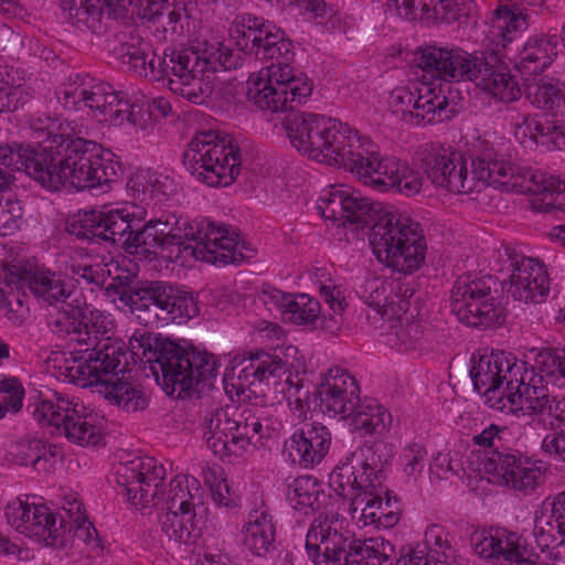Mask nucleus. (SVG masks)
<instances>
[{"instance_id": "nucleus-32", "label": "nucleus", "mask_w": 565, "mask_h": 565, "mask_svg": "<svg viewBox=\"0 0 565 565\" xmlns=\"http://www.w3.org/2000/svg\"><path fill=\"white\" fill-rule=\"evenodd\" d=\"M331 434L320 423L305 424L285 443V451L292 463L309 468L321 462L329 451Z\"/></svg>"}, {"instance_id": "nucleus-25", "label": "nucleus", "mask_w": 565, "mask_h": 565, "mask_svg": "<svg viewBox=\"0 0 565 565\" xmlns=\"http://www.w3.org/2000/svg\"><path fill=\"white\" fill-rule=\"evenodd\" d=\"M344 522L332 511L313 519L306 535V551L315 565H341L350 540Z\"/></svg>"}, {"instance_id": "nucleus-12", "label": "nucleus", "mask_w": 565, "mask_h": 565, "mask_svg": "<svg viewBox=\"0 0 565 565\" xmlns=\"http://www.w3.org/2000/svg\"><path fill=\"white\" fill-rule=\"evenodd\" d=\"M537 373L518 376L514 384L503 387V394L491 407L505 413H540L550 418V406L558 402L551 396L548 385L565 386V350H547L536 358Z\"/></svg>"}, {"instance_id": "nucleus-53", "label": "nucleus", "mask_w": 565, "mask_h": 565, "mask_svg": "<svg viewBox=\"0 0 565 565\" xmlns=\"http://www.w3.org/2000/svg\"><path fill=\"white\" fill-rule=\"evenodd\" d=\"M383 211L382 207L376 209L369 199L363 198L358 191L349 186L345 202L347 215H344L342 225L351 223L363 227L369 224V215L371 212H374L379 216Z\"/></svg>"}, {"instance_id": "nucleus-41", "label": "nucleus", "mask_w": 565, "mask_h": 565, "mask_svg": "<svg viewBox=\"0 0 565 565\" xmlns=\"http://www.w3.org/2000/svg\"><path fill=\"white\" fill-rule=\"evenodd\" d=\"M74 509L76 510V515H72L70 529L74 553L90 561L98 559L104 555L105 548L100 543L97 531L81 512V504L77 503Z\"/></svg>"}, {"instance_id": "nucleus-4", "label": "nucleus", "mask_w": 565, "mask_h": 565, "mask_svg": "<svg viewBox=\"0 0 565 565\" xmlns=\"http://www.w3.org/2000/svg\"><path fill=\"white\" fill-rule=\"evenodd\" d=\"M381 467L380 457L366 446L329 477L333 490L349 500L350 516L360 529H392L399 522V503L388 495Z\"/></svg>"}, {"instance_id": "nucleus-18", "label": "nucleus", "mask_w": 565, "mask_h": 565, "mask_svg": "<svg viewBox=\"0 0 565 565\" xmlns=\"http://www.w3.org/2000/svg\"><path fill=\"white\" fill-rule=\"evenodd\" d=\"M131 312L145 327L169 322L181 323L199 312L192 295L162 281H152L137 288L129 296Z\"/></svg>"}, {"instance_id": "nucleus-60", "label": "nucleus", "mask_w": 565, "mask_h": 565, "mask_svg": "<svg viewBox=\"0 0 565 565\" xmlns=\"http://www.w3.org/2000/svg\"><path fill=\"white\" fill-rule=\"evenodd\" d=\"M60 7L73 24L88 28L90 19L99 13L95 0H60Z\"/></svg>"}, {"instance_id": "nucleus-31", "label": "nucleus", "mask_w": 565, "mask_h": 565, "mask_svg": "<svg viewBox=\"0 0 565 565\" xmlns=\"http://www.w3.org/2000/svg\"><path fill=\"white\" fill-rule=\"evenodd\" d=\"M483 60L461 49L426 46L420 50L417 63L419 67L434 71L445 79L475 82Z\"/></svg>"}, {"instance_id": "nucleus-13", "label": "nucleus", "mask_w": 565, "mask_h": 565, "mask_svg": "<svg viewBox=\"0 0 565 565\" xmlns=\"http://www.w3.org/2000/svg\"><path fill=\"white\" fill-rule=\"evenodd\" d=\"M203 436L211 451L221 459L241 457L263 445L269 427L252 409L217 408L204 418Z\"/></svg>"}, {"instance_id": "nucleus-1", "label": "nucleus", "mask_w": 565, "mask_h": 565, "mask_svg": "<svg viewBox=\"0 0 565 565\" xmlns=\"http://www.w3.org/2000/svg\"><path fill=\"white\" fill-rule=\"evenodd\" d=\"M146 216L142 205L125 203L107 211L78 212L67 226L79 238L121 242L130 254L157 256L159 252L178 247L184 259L192 257L213 265L236 264L244 259V244L238 234L224 225L166 213L132 232Z\"/></svg>"}, {"instance_id": "nucleus-2", "label": "nucleus", "mask_w": 565, "mask_h": 565, "mask_svg": "<svg viewBox=\"0 0 565 565\" xmlns=\"http://www.w3.org/2000/svg\"><path fill=\"white\" fill-rule=\"evenodd\" d=\"M50 327L55 333L68 335L72 342L86 345L72 353L67 361L66 376L82 387L95 386L109 403L128 413L148 406L145 393L125 377L124 343L111 338L115 328L110 315L92 309L64 306L51 317Z\"/></svg>"}, {"instance_id": "nucleus-5", "label": "nucleus", "mask_w": 565, "mask_h": 565, "mask_svg": "<svg viewBox=\"0 0 565 565\" xmlns=\"http://www.w3.org/2000/svg\"><path fill=\"white\" fill-rule=\"evenodd\" d=\"M58 104L68 111L89 117L97 122L113 126L128 124L136 131L148 132L151 117H167L171 105L164 97L150 102L134 103L125 99L110 85L85 74H75L63 82L56 90Z\"/></svg>"}, {"instance_id": "nucleus-46", "label": "nucleus", "mask_w": 565, "mask_h": 565, "mask_svg": "<svg viewBox=\"0 0 565 565\" xmlns=\"http://www.w3.org/2000/svg\"><path fill=\"white\" fill-rule=\"evenodd\" d=\"M321 497L324 498L321 486L311 476L298 477L289 484L288 500L295 510L303 514L318 509Z\"/></svg>"}, {"instance_id": "nucleus-55", "label": "nucleus", "mask_w": 565, "mask_h": 565, "mask_svg": "<svg viewBox=\"0 0 565 565\" xmlns=\"http://www.w3.org/2000/svg\"><path fill=\"white\" fill-rule=\"evenodd\" d=\"M321 311L318 300L301 294L296 297L291 296V301L287 309L286 318L297 324L313 322Z\"/></svg>"}, {"instance_id": "nucleus-37", "label": "nucleus", "mask_w": 565, "mask_h": 565, "mask_svg": "<svg viewBox=\"0 0 565 565\" xmlns=\"http://www.w3.org/2000/svg\"><path fill=\"white\" fill-rule=\"evenodd\" d=\"M477 87L490 97L500 102H513L521 97L518 81L503 66H492L486 60L478 75H475Z\"/></svg>"}, {"instance_id": "nucleus-17", "label": "nucleus", "mask_w": 565, "mask_h": 565, "mask_svg": "<svg viewBox=\"0 0 565 565\" xmlns=\"http://www.w3.org/2000/svg\"><path fill=\"white\" fill-rule=\"evenodd\" d=\"M127 1L134 14L147 20L148 29L159 42L175 41L181 38L192 42L215 33L193 14L196 6L192 1L180 0L172 7L168 0Z\"/></svg>"}, {"instance_id": "nucleus-45", "label": "nucleus", "mask_w": 565, "mask_h": 565, "mask_svg": "<svg viewBox=\"0 0 565 565\" xmlns=\"http://www.w3.org/2000/svg\"><path fill=\"white\" fill-rule=\"evenodd\" d=\"M264 26V19L250 14L237 15L230 25L228 33L238 50L253 55L259 51V38L262 33L270 34V30Z\"/></svg>"}, {"instance_id": "nucleus-24", "label": "nucleus", "mask_w": 565, "mask_h": 565, "mask_svg": "<svg viewBox=\"0 0 565 565\" xmlns=\"http://www.w3.org/2000/svg\"><path fill=\"white\" fill-rule=\"evenodd\" d=\"M477 470L486 475L489 482L523 492L533 491L544 475L541 462L532 461L519 451H493L480 460Z\"/></svg>"}, {"instance_id": "nucleus-6", "label": "nucleus", "mask_w": 565, "mask_h": 565, "mask_svg": "<svg viewBox=\"0 0 565 565\" xmlns=\"http://www.w3.org/2000/svg\"><path fill=\"white\" fill-rule=\"evenodd\" d=\"M169 89L194 104L212 93L211 74L235 66L233 52L216 33L192 41L191 47L172 51L166 61Z\"/></svg>"}, {"instance_id": "nucleus-40", "label": "nucleus", "mask_w": 565, "mask_h": 565, "mask_svg": "<svg viewBox=\"0 0 565 565\" xmlns=\"http://www.w3.org/2000/svg\"><path fill=\"white\" fill-rule=\"evenodd\" d=\"M557 55V40L551 35H534L519 53L516 67L529 74L545 70Z\"/></svg>"}, {"instance_id": "nucleus-3", "label": "nucleus", "mask_w": 565, "mask_h": 565, "mask_svg": "<svg viewBox=\"0 0 565 565\" xmlns=\"http://www.w3.org/2000/svg\"><path fill=\"white\" fill-rule=\"evenodd\" d=\"M116 475L118 484L126 490L128 500L137 509L160 502L166 504L160 527L169 541L188 545L200 537L207 505L204 490L196 478L181 475L163 486L166 469L150 457L121 463Z\"/></svg>"}, {"instance_id": "nucleus-61", "label": "nucleus", "mask_w": 565, "mask_h": 565, "mask_svg": "<svg viewBox=\"0 0 565 565\" xmlns=\"http://www.w3.org/2000/svg\"><path fill=\"white\" fill-rule=\"evenodd\" d=\"M507 119L513 127L515 137L520 140L535 139L539 135H545L543 125L527 113L511 108L508 110Z\"/></svg>"}, {"instance_id": "nucleus-59", "label": "nucleus", "mask_w": 565, "mask_h": 565, "mask_svg": "<svg viewBox=\"0 0 565 565\" xmlns=\"http://www.w3.org/2000/svg\"><path fill=\"white\" fill-rule=\"evenodd\" d=\"M429 470L439 480H449L459 476L462 470L459 454L447 449L438 451L429 465Z\"/></svg>"}, {"instance_id": "nucleus-20", "label": "nucleus", "mask_w": 565, "mask_h": 565, "mask_svg": "<svg viewBox=\"0 0 565 565\" xmlns=\"http://www.w3.org/2000/svg\"><path fill=\"white\" fill-rule=\"evenodd\" d=\"M298 349L294 345L277 347L274 351L256 350L248 354L235 358L238 365L233 369V376L226 380V385L236 391V394L244 395L256 385L280 384V379L291 369L298 366Z\"/></svg>"}, {"instance_id": "nucleus-19", "label": "nucleus", "mask_w": 565, "mask_h": 565, "mask_svg": "<svg viewBox=\"0 0 565 565\" xmlns=\"http://www.w3.org/2000/svg\"><path fill=\"white\" fill-rule=\"evenodd\" d=\"M387 108L413 126L448 120L455 114L439 82L416 81L395 87L387 97Z\"/></svg>"}, {"instance_id": "nucleus-39", "label": "nucleus", "mask_w": 565, "mask_h": 565, "mask_svg": "<svg viewBox=\"0 0 565 565\" xmlns=\"http://www.w3.org/2000/svg\"><path fill=\"white\" fill-rule=\"evenodd\" d=\"M347 419L351 430L360 436H381L393 422L391 413L376 401L359 402Z\"/></svg>"}, {"instance_id": "nucleus-30", "label": "nucleus", "mask_w": 565, "mask_h": 565, "mask_svg": "<svg viewBox=\"0 0 565 565\" xmlns=\"http://www.w3.org/2000/svg\"><path fill=\"white\" fill-rule=\"evenodd\" d=\"M551 280L546 266L537 258L519 257L511 263L508 294L524 303H541L550 292Z\"/></svg>"}, {"instance_id": "nucleus-14", "label": "nucleus", "mask_w": 565, "mask_h": 565, "mask_svg": "<svg viewBox=\"0 0 565 565\" xmlns=\"http://www.w3.org/2000/svg\"><path fill=\"white\" fill-rule=\"evenodd\" d=\"M31 407L40 425L53 427L73 444L96 446L103 438V418L76 399L54 393L51 397H38Z\"/></svg>"}, {"instance_id": "nucleus-57", "label": "nucleus", "mask_w": 565, "mask_h": 565, "mask_svg": "<svg viewBox=\"0 0 565 565\" xmlns=\"http://www.w3.org/2000/svg\"><path fill=\"white\" fill-rule=\"evenodd\" d=\"M427 455V448L423 443L412 441L406 444L399 455L404 473L416 480L425 469Z\"/></svg>"}, {"instance_id": "nucleus-62", "label": "nucleus", "mask_w": 565, "mask_h": 565, "mask_svg": "<svg viewBox=\"0 0 565 565\" xmlns=\"http://www.w3.org/2000/svg\"><path fill=\"white\" fill-rule=\"evenodd\" d=\"M41 448H43L41 439L21 440L15 446L14 458L20 465L32 466L36 471L47 472L50 465H45V460L40 461Z\"/></svg>"}, {"instance_id": "nucleus-27", "label": "nucleus", "mask_w": 565, "mask_h": 565, "mask_svg": "<svg viewBox=\"0 0 565 565\" xmlns=\"http://www.w3.org/2000/svg\"><path fill=\"white\" fill-rule=\"evenodd\" d=\"M8 524L17 532L46 545L57 543L62 525L44 504L30 502L29 498H14L4 508Z\"/></svg>"}, {"instance_id": "nucleus-64", "label": "nucleus", "mask_w": 565, "mask_h": 565, "mask_svg": "<svg viewBox=\"0 0 565 565\" xmlns=\"http://www.w3.org/2000/svg\"><path fill=\"white\" fill-rule=\"evenodd\" d=\"M22 206L11 196L0 201V232L8 235L19 228L22 220Z\"/></svg>"}, {"instance_id": "nucleus-26", "label": "nucleus", "mask_w": 565, "mask_h": 565, "mask_svg": "<svg viewBox=\"0 0 565 565\" xmlns=\"http://www.w3.org/2000/svg\"><path fill=\"white\" fill-rule=\"evenodd\" d=\"M351 150L352 154H349L343 168L349 169L365 185L379 191L391 190L401 160L383 156L372 140L360 135Z\"/></svg>"}, {"instance_id": "nucleus-15", "label": "nucleus", "mask_w": 565, "mask_h": 565, "mask_svg": "<svg viewBox=\"0 0 565 565\" xmlns=\"http://www.w3.org/2000/svg\"><path fill=\"white\" fill-rule=\"evenodd\" d=\"M312 93V84L286 62L271 63L249 74L246 81V96L249 103L270 114L302 104Z\"/></svg>"}, {"instance_id": "nucleus-10", "label": "nucleus", "mask_w": 565, "mask_h": 565, "mask_svg": "<svg viewBox=\"0 0 565 565\" xmlns=\"http://www.w3.org/2000/svg\"><path fill=\"white\" fill-rule=\"evenodd\" d=\"M120 166L111 154H100L96 143L76 138L67 143L65 157L55 163L45 154L42 174L38 182L47 190H58L61 185L77 191L97 188L117 180Z\"/></svg>"}, {"instance_id": "nucleus-52", "label": "nucleus", "mask_w": 565, "mask_h": 565, "mask_svg": "<svg viewBox=\"0 0 565 565\" xmlns=\"http://www.w3.org/2000/svg\"><path fill=\"white\" fill-rule=\"evenodd\" d=\"M270 30V34L262 33L259 38V51L253 53L260 58H287L290 53L291 43L285 39L284 32L269 21L264 20V26Z\"/></svg>"}, {"instance_id": "nucleus-16", "label": "nucleus", "mask_w": 565, "mask_h": 565, "mask_svg": "<svg viewBox=\"0 0 565 565\" xmlns=\"http://www.w3.org/2000/svg\"><path fill=\"white\" fill-rule=\"evenodd\" d=\"M183 161L193 177L210 186H226L241 171L237 147L218 131H203L192 138Z\"/></svg>"}, {"instance_id": "nucleus-23", "label": "nucleus", "mask_w": 565, "mask_h": 565, "mask_svg": "<svg viewBox=\"0 0 565 565\" xmlns=\"http://www.w3.org/2000/svg\"><path fill=\"white\" fill-rule=\"evenodd\" d=\"M473 171L471 162L457 152L446 149L431 151L425 168L428 179L437 188L455 194H471L483 190V167Z\"/></svg>"}, {"instance_id": "nucleus-28", "label": "nucleus", "mask_w": 565, "mask_h": 565, "mask_svg": "<svg viewBox=\"0 0 565 565\" xmlns=\"http://www.w3.org/2000/svg\"><path fill=\"white\" fill-rule=\"evenodd\" d=\"M522 366L516 363L514 356L500 351L484 352L479 356L470 370V376L475 388L491 402L503 394L504 387H510L521 375Z\"/></svg>"}, {"instance_id": "nucleus-63", "label": "nucleus", "mask_w": 565, "mask_h": 565, "mask_svg": "<svg viewBox=\"0 0 565 565\" xmlns=\"http://www.w3.org/2000/svg\"><path fill=\"white\" fill-rule=\"evenodd\" d=\"M151 53V47L146 42L136 44H124L120 47V56L122 64L127 65L130 71L141 76L147 74L146 60Z\"/></svg>"}, {"instance_id": "nucleus-33", "label": "nucleus", "mask_w": 565, "mask_h": 565, "mask_svg": "<svg viewBox=\"0 0 565 565\" xmlns=\"http://www.w3.org/2000/svg\"><path fill=\"white\" fill-rule=\"evenodd\" d=\"M473 547L483 558H497L507 562L523 563L530 558L525 541L515 532L502 527H491L477 533Z\"/></svg>"}, {"instance_id": "nucleus-42", "label": "nucleus", "mask_w": 565, "mask_h": 565, "mask_svg": "<svg viewBox=\"0 0 565 565\" xmlns=\"http://www.w3.org/2000/svg\"><path fill=\"white\" fill-rule=\"evenodd\" d=\"M46 151H35L18 143L0 145V163L12 171H25L38 181L42 174Z\"/></svg>"}, {"instance_id": "nucleus-35", "label": "nucleus", "mask_w": 565, "mask_h": 565, "mask_svg": "<svg viewBox=\"0 0 565 565\" xmlns=\"http://www.w3.org/2000/svg\"><path fill=\"white\" fill-rule=\"evenodd\" d=\"M276 522L270 510L260 504L253 509L242 527L243 545L256 556H265L275 550Z\"/></svg>"}, {"instance_id": "nucleus-21", "label": "nucleus", "mask_w": 565, "mask_h": 565, "mask_svg": "<svg viewBox=\"0 0 565 565\" xmlns=\"http://www.w3.org/2000/svg\"><path fill=\"white\" fill-rule=\"evenodd\" d=\"M450 308L460 322L473 328H491L504 319L486 278H459L451 290Z\"/></svg>"}, {"instance_id": "nucleus-47", "label": "nucleus", "mask_w": 565, "mask_h": 565, "mask_svg": "<svg viewBox=\"0 0 565 565\" xmlns=\"http://www.w3.org/2000/svg\"><path fill=\"white\" fill-rule=\"evenodd\" d=\"M526 15L504 8L495 10L489 29V39L495 47H504L512 41V34L526 28Z\"/></svg>"}, {"instance_id": "nucleus-22", "label": "nucleus", "mask_w": 565, "mask_h": 565, "mask_svg": "<svg viewBox=\"0 0 565 565\" xmlns=\"http://www.w3.org/2000/svg\"><path fill=\"white\" fill-rule=\"evenodd\" d=\"M413 295L414 289L411 286L398 285L396 297L402 299L396 307L385 311L386 319L383 320L381 335L387 345L398 351L423 349L433 338L429 324L408 313V298Z\"/></svg>"}, {"instance_id": "nucleus-49", "label": "nucleus", "mask_w": 565, "mask_h": 565, "mask_svg": "<svg viewBox=\"0 0 565 565\" xmlns=\"http://www.w3.org/2000/svg\"><path fill=\"white\" fill-rule=\"evenodd\" d=\"M424 544L427 550V557L434 564L455 565V550L452 548L448 533L444 526L438 524L429 525L424 534Z\"/></svg>"}, {"instance_id": "nucleus-36", "label": "nucleus", "mask_w": 565, "mask_h": 565, "mask_svg": "<svg viewBox=\"0 0 565 565\" xmlns=\"http://www.w3.org/2000/svg\"><path fill=\"white\" fill-rule=\"evenodd\" d=\"M556 534L565 536V491L544 502L534 516V535L542 546L556 542ZM565 548V542H562Z\"/></svg>"}, {"instance_id": "nucleus-51", "label": "nucleus", "mask_w": 565, "mask_h": 565, "mask_svg": "<svg viewBox=\"0 0 565 565\" xmlns=\"http://www.w3.org/2000/svg\"><path fill=\"white\" fill-rule=\"evenodd\" d=\"M349 186L331 185L323 190L318 200V210L327 218L342 224L345 214V202Z\"/></svg>"}, {"instance_id": "nucleus-11", "label": "nucleus", "mask_w": 565, "mask_h": 565, "mask_svg": "<svg viewBox=\"0 0 565 565\" xmlns=\"http://www.w3.org/2000/svg\"><path fill=\"white\" fill-rule=\"evenodd\" d=\"M370 245L382 265L401 274L415 273L425 260L420 224L406 213L383 211L371 228Z\"/></svg>"}, {"instance_id": "nucleus-48", "label": "nucleus", "mask_w": 565, "mask_h": 565, "mask_svg": "<svg viewBox=\"0 0 565 565\" xmlns=\"http://www.w3.org/2000/svg\"><path fill=\"white\" fill-rule=\"evenodd\" d=\"M204 484L210 489L213 501L225 508L238 505V495L228 483L223 469L218 466H202L201 475Z\"/></svg>"}, {"instance_id": "nucleus-43", "label": "nucleus", "mask_w": 565, "mask_h": 565, "mask_svg": "<svg viewBox=\"0 0 565 565\" xmlns=\"http://www.w3.org/2000/svg\"><path fill=\"white\" fill-rule=\"evenodd\" d=\"M398 285L409 286L408 282L397 281L393 287L382 277L366 278L360 287V296L364 302L381 315L382 319H386L385 311L388 308L396 307L402 297H396Z\"/></svg>"}, {"instance_id": "nucleus-29", "label": "nucleus", "mask_w": 565, "mask_h": 565, "mask_svg": "<svg viewBox=\"0 0 565 565\" xmlns=\"http://www.w3.org/2000/svg\"><path fill=\"white\" fill-rule=\"evenodd\" d=\"M318 396L323 413L347 419L360 402V387L347 370L332 367L323 375Z\"/></svg>"}, {"instance_id": "nucleus-50", "label": "nucleus", "mask_w": 565, "mask_h": 565, "mask_svg": "<svg viewBox=\"0 0 565 565\" xmlns=\"http://www.w3.org/2000/svg\"><path fill=\"white\" fill-rule=\"evenodd\" d=\"M526 97L534 107L548 111L558 107L563 98L558 81L547 77L529 84Z\"/></svg>"}, {"instance_id": "nucleus-58", "label": "nucleus", "mask_w": 565, "mask_h": 565, "mask_svg": "<svg viewBox=\"0 0 565 565\" xmlns=\"http://www.w3.org/2000/svg\"><path fill=\"white\" fill-rule=\"evenodd\" d=\"M71 273L87 282L99 285L104 284L110 270L107 269V265H103L97 258L85 255L72 263Z\"/></svg>"}, {"instance_id": "nucleus-54", "label": "nucleus", "mask_w": 565, "mask_h": 565, "mask_svg": "<svg viewBox=\"0 0 565 565\" xmlns=\"http://www.w3.org/2000/svg\"><path fill=\"white\" fill-rule=\"evenodd\" d=\"M24 388L17 377L0 376V419L17 414L23 406Z\"/></svg>"}, {"instance_id": "nucleus-34", "label": "nucleus", "mask_w": 565, "mask_h": 565, "mask_svg": "<svg viewBox=\"0 0 565 565\" xmlns=\"http://www.w3.org/2000/svg\"><path fill=\"white\" fill-rule=\"evenodd\" d=\"M26 285L36 299L53 307L55 312H51L50 318L64 310V306L76 307L78 303L77 299L68 301L73 290L63 274L39 269L26 277Z\"/></svg>"}, {"instance_id": "nucleus-8", "label": "nucleus", "mask_w": 565, "mask_h": 565, "mask_svg": "<svg viewBox=\"0 0 565 565\" xmlns=\"http://www.w3.org/2000/svg\"><path fill=\"white\" fill-rule=\"evenodd\" d=\"M502 142L499 148L486 142L480 154L471 161L473 171L483 167V189L488 185L503 186L508 191L530 193L531 207L535 212L565 211L558 202V195L565 190V183L559 179L547 175L543 171H532L514 167L502 154Z\"/></svg>"}, {"instance_id": "nucleus-7", "label": "nucleus", "mask_w": 565, "mask_h": 565, "mask_svg": "<svg viewBox=\"0 0 565 565\" xmlns=\"http://www.w3.org/2000/svg\"><path fill=\"white\" fill-rule=\"evenodd\" d=\"M128 349L138 360L146 359L153 364L151 369L156 375L162 374L164 390L168 394L178 392L191 393L200 384L211 385L217 374L218 363L214 355L196 350H184L173 342H162L153 351L150 337L147 333H135L129 339Z\"/></svg>"}, {"instance_id": "nucleus-38", "label": "nucleus", "mask_w": 565, "mask_h": 565, "mask_svg": "<svg viewBox=\"0 0 565 565\" xmlns=\"http://www.w3.org/2000/svg\"><path fill=\"white\" fill-rule=\"evenodd\" d=\"M394 554V546L383 537L354 539L349 542L341 565H390Z\"/></svg>"}, {"instance_id": "nucleus-56", "label": "nucleus", "mask_w": 565, "mask_h": 565, "mask_svg": "<svg viewBox=\"0 0 565 565\" xmlns=\"http://www.w3.org/2000/svg\"><path fill=\"white\" fill-rule=\"evenodd\" d=\"M393 183L391 190L405 196H414L422 191L424 178L418 169L411 167L407 162L399 161L398 171L394 174Z\"/></svg>"}, {"instance_id": "nucleus-9", "label": "nucleus", "mask_w": 565, "mask_h": 565, "mask_svg": "<svg viewBox=\"0 0 565 565\" xmlns=\"http://www.w3.org/2000/svg\"><path fill=\"white\" fill-rule=\"evenodd\" d=\"M284 127L290 145L303 156L329 166L343 167L352 154L359 132L347 124L313 113L287 116Z\"/></svg>"}, {"instance_id": "nucleus-44", "label": "nucleus", "mask_w": 565, "mask_h": 565, "mask_svg": "<svg viewBox=\"0 0 565 565\" xmlns=\"http://www.w3.org/2000/svg\"><path fill=\"white\" fill-rule=\"evenodd\" d=\"M30 126L33 131V137L38 139L39 143H51L46 147L47 149L57 148L66 141L70 143L75 139L73 137L77 134L73 122L50 115H43L32 119Z\"/></svg>"}]
</instances>
